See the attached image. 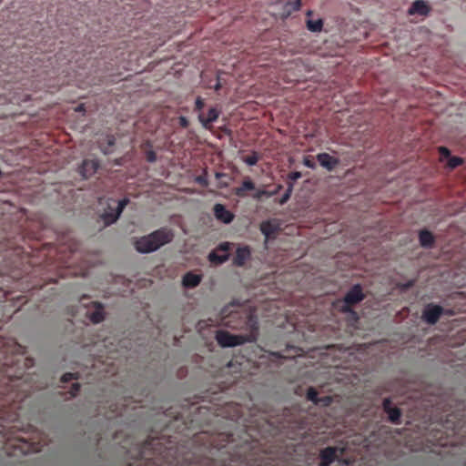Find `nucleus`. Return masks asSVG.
Listing matches in <instances>:
<instances>
[{"mask_svg":"<svg viewBox=\"0 0 466 466\" xmlns=\"http://www.w3.org/2000/svg\"><path fill=\"white\" fill-rule=\"evenodd\" d=\"M76 111H82V110H83V105L77 106L76 107Z\"/></svg>","mask_w":466,"mask_h":466,"instance_id":"nucleus-38","label":"nucleus"},{"mask_svg":"<svg viewBox=\"0 0 466 466\" xmlns=\"http://www.w3.org/2000/svg\"><path fill=\"white\" fill-rule=\"evenodd\" d=\"M174 235L166 228L157 229L151 234L136 240V250L142 253H151L171 241Z\"/></svg>","mask_w":466,"mask_h":466,"instance_id":"nucleus-1","label":"nucleus"},{"mask_svg":"<svg viewBox=\"0 0 466 466\" xmlns=\"http://www.w3.org/2000/svg\"><path fill=\"white\" fill-rule=\"evenodd\" d=\"M179 122H180L181 126L186 127L187 125V120L185 116H180Z\"/></svg>","mask_w":466,"mask_h":466,"instance_id":"nucleus-36","label":"nucleus"},{"mask_svg":"<svg viewBox=\"0 0 466 466\" xmlns=\"http://www.w3.org/2000/svg\"><path fill=\"white\" fill-rule=\"evenodd\" d=\"M442 308L439 305H430L424 309L422 318L425 322L433 325L440 319Z\"/></svg>","mask_w":466,"mask_h":466,"instance_id":"nucleus-5","label":"nucleus"},{"mask_svg":"<svg viewBox=\"0 0 466 466\" xmlns=\"http://www.w3.org/2000/svg\"><path fill=\"white\" fill-rule=\"evenodd\" d=\"M255 186L254 183L250 180H246L243 182L242 187H238L236 189V195L240 197L243 196L244 191L254 189Z\"/></svg>","mask_w":466,"mask_h":466,"instance_id":"nucleus-20","label":"nucleus"},{"mask_svg":"<svg viewBox=\"0 0 466 466\" xmlns=\"http://www.w3.org/2000/svg\"><path fill=\"white\" fill-rule=\"evenodd\" d=\"M383 406H384V409L386 410H389L390 408V400L389 399H385L384 401H383Z\"/></svg>","mask_w":466,"mask_h":466,"instance_id":"nucleus-35","label":"nucleus"},{"mask_svg":"<svg viewBox=\"0 0 466 466\" xmlns=\"http://www.w3.org/2000/svg\"><path fill=\"white\" fill-rule=\"evenodd\" d=\"M336 452L335 448L328 447L322 452H320V459H322V462L319 463L320 466H329L334 457V453Z\"/></svg>","mask_w":466,"mask_h":466,"instance_id":"nucleus-13","label":"nucleus"},{"mask_svg":"<svg viewBox=\"0 0 466 466\" xmlns=\"http://www.w3.org/2000/svg\"><path fill=\"white\" fill-rule=\"evenodd\" d=\"M301 173L300 172H292L291 174L289 175V177L290 180L294 181L298 178H300L301 177Z\"/></svg>","mask_w":466,"mask_h":466,"instance_id":"nucleus-32","label":"nucleus"},{"mask_svg":"<svg viewBox=\"0 0 466 466\" xmlns=\"http://www.w3.org/2000/svg\"><path fill=\"white\" fill-rule=\"evenodd\" d=\"M213 210L215 218L225 224H228L234 219L233 213L225 208L222 204H215Z\"/></svg>","mask_w":466,"mask_h":466,"instance_id":"nucleus-6","label":"nucleus"},{"mask_svg":"<svg viewBox=\"0 0 466 466\" xmlns=\"http://www.w3.org/2000/svg\"><path fill=\"white\" fill-rule=\"evenodd\" d=\"M306 26L309 31H311L313 33L320 32V30L323 28V20L320 18L318 19H307Z\"/></svg>","mask_w":466,"mask_h":466,"instance_id":"nucleus-15","label":"nucleus"},{"mask_svg":"<svg viewBox=\"0 0 466 466\" xmlns=\"http://www.w3.org/2000/svg\"><path fill=\"white\" fill-rule=\"evenodd\" d=\"M218 88H219V84H217V85L215 86V89H218Z\"/></svg>","mask_w":466,"mask_h":466,"instance_id":"nucleus-40","label":"nucleus"},{"mask_svg":"<svg viewBox=\"0 0 466 466\" xmlns=\"http://www.w3.org/2000/svg\"><path fill=\"white\" fill-rule=\"evenodd\" d=\"M215 177L218 179V184H217V187H228L230 177L220 172L215 173Z\"/></svg>","mask_w":466,"mask_h":466,"instance_id":"nucleus-18","label":"nucleus"},{"mask_svg":"<svg viewBox=\"0 0 466 466\" xmlns=\"http://www.w3.org/2000/svg\"><path fill=\"white\" fill-rule=\"evenodd\" d=\"M228 253H224L223 255H218L216 251H211L208 255V259L212 263L222 264L228 259Z\"/></svg>","mask_w":466,"mask_h":466,"instance_id":"nucleus-17","label":"nucleus"},{"mask_svg":"<svg viewBox=\"0 0 466 466\" xmlns=\"http://www.w3.org/2000/svg\"><path fill=\"white\" fill-rule=\"evenodd\" d=\"M215 338L220 347L224 348L238 347L256 340L255 335H231L224 330L217 331Z\"/></svg>","mask_w":466,"mask_h":466,"instance_id":"nucleus-2","label":"nucleus"},{"mask_svg":"<svg viewBox=\"0 0 466 466\" xmlns=\"http://www.w3.org/2000/svg\"><path fill=\"white\" fill-rule=\"evenodd\" d=\"M195 180H197V182L198 184L202 185L203 187L208 186V182L207 181V179L204 176H198V177L195 178Z\"/></svg>","mask_w":466,"mask_h":466,"instance_id":"nucleus-29","label":"nucleus"},{"mask_svg":"<svg viewBox=\"0 0 466 466\" xmlns=\"http://www.w3.org/2000/svg\"><path fill=\"white\" fill-rule=\"evenodd\" d=\"M317 391L315 389L313 388H309L307 390V399L313 401L314 403H317L318 402V399H317Z\"/></svg>","mask_w":466,"mask_h":466,"instance_id":"nucleus-25","label":"nucleus"},{"mask_svg":"<svg viewBox=\"0 0 466 466\" xmlns=\"http://www.w3.org/2000/svg\"><path fill=\"white\" fill-rule=\"evenodd\" d=\"M195 104H197L198 109H201L204 105L203 100L200 98H198L197 101H195Z\"/></svg>","mask_w":466,"mask_h":466,"instance_id":"nucleus-34","label":"nucleus"},{"mask_svg":"<svg viewBox=\"0 0 466 466\" xmlns=\"http://www.w3.org/2000/svg\"><path fill=\"white\" fill-rule=\"evenodd\" d=\"M440 153L441 156H443L445 157H449L451 156V151L447 147H440Z\"/></svg>","mask_w":466,"mask_h":466,"instance_id":"nucleus-31","label":"nucleus"},{"mask_svg":"<svg viewBox=\"0 0 466 466\" xmlns=\"http://www.w3.org/2000/svg\"><path fill=\"white\" fill-rule=\"evenodd\" d=\"M230 244L228 242H222L219 244V246L217 247V250H222L225 253H228L229 250Z\"/></svg>","mask_w":466,"mask_h":466,"instance_id":"nucleus-28","label":"nucleus"},{"mask_svg":"<svg viewBox=\"0 0 466 466\" xmlns=\"http://www.w3.org/2000/svg\"><path fill=\"white\" fill-rule=\"evenodd\" d=\"M258 160V155L253 154L251 156L247 157L245 158L244 162L246 163V165L254 166V165H257Z\"/></svg>","mask_w":466,"mask_h":466,"instance_id":"nucleus-26","label":"nucleus"},{"mask_svg":"<svg viewBox=\"0 0 466 466\" xmlns=\"http://www.w3.org/2000/svg\"><path fill=\"white\" fill-rule=\"evenodd\" d=\"M250 251L248 247H239L236 250V257L234 264L238 267H241L245 264L246 260L249 258Z\"/></svg>","mask_w":466,"mask_h":466,"instance_id":"nucleus-12","label":"nucleus"},{"mask_svg":"<svg viewBox=\"0 0 466 466\" xmlns=\"http://www.w3.org/2000/svg\"><path fill=\"white\" fill-rule=\"evenodd\" d=\"M430 13V7L427 3L423 0H416L413 2L412 5H410L409 9L410 15H428Z\"/></svg>","mask_w":466,"mask_h":466,"instance_id":"nucleus-9","label":"nucleus"},{"mask_svg":"<svg viewBox=\"0 0 466 466\" xmlns=\"http://www.w3.org/2000/svg\"><path fill=\"white\" fill-rule=\"evenodd\" d=\"M462 162H463V160L461 157H450V159H448L447 166H448V167L452 169V168H455L457 166L461 165Z\"/></svg>","mask_w":466,"mask_h":466,"instance_id":"nucleus-21","label":"nucleus"},{"mask_svg":"<svg viewBox=\"0 0 466 466\" xmlns=\"http://www.w3.org/2000/svg\"><path fill=\"white\" fill-rule=\"evenodd\" d=\"M259 228L263 236L268 238L279 228V220L274 218L264 220L261 222Z\"/></svg>","mask_w":466,"mask_h":466,"instance_id":"nucleus-7","label":"nucleus"},{"mask_svg":"<svg viewBox=\"0 0 466 466\" xmlns=\"http://www.w3.org/2000/svg\"><path fill=\"white\" fill-rule=\"evenodd\" d=\"M147 160L150 161V162H154L155 161V155L152 153L149 155V157H147Z\"/></svg>","mask_w":466,"mask_h":466,"instance_id":"nucleus-37","label":"nucleus"},{"mask_svg":"<svg viewBox=\"0 0 466 466\" xmlns=\"http://www.w3.org/2000/svg\"><path fill=\"white\" fill-rule=\"evenodd\" d=\"M292 190H293V184H290L288 187V189H286V192L284 193V195L281 197L280 200H279V203L282 205L284 204L285 202H287L290 196H291V193H292Z\"/></svg>","mask_w":466,"mask_h":466,"instance_id":"nucleus-23","label":"nucleus"},{"mask_svg":"<svg viewBox=\"0 0 466 466\" xmlns=\"http://www.w3.org/2000/svg\"><path fill=\"white\" fill-rule=\"evenodd\" d=\"M388 415L389 420L396 421L399 420L400 413V410H397V408H393L392 410H388Z\"/></svg>","mask_w":466,"mask_h":466,"instance_id":"nucleus-24","label":"nucleus"},{"mask_svg":"<svg viewBox=\"0 0 466 466\" xmlns=\"http://www.w3.org/2000/svg\"><path fill=\"white\" fill-rule=\"evenodd\" d=\"M98 163L96 160H85L80 167V173L84 177L94 175L97 170Z\"/></svg>","mask_w":466,"mask_h":466,"instance_id":"nucleus-11","label":"nucleus"},{"mask_svg":"<svg viewBox=\"0 0 466 466\" xmlns=\"http://www.w3.org/2000/svg\"><path fill=\"white\" fill-rule=\"evenodd\" d=\"M363 299V294L361 291V289L360 285H355L352 289H350L348 293L346 294V297H344V301L346 303H359Z\"/></svg>","mask_w":466,"mask_h":466,"instance_id":"nucleus-10","label":"nucleus"},{"mask_svg":"<svg viewBox=\"0 0 466 466\" xmlns=\"http://www.w3.org/2000/svg\"><path fill=\"white\" fill-rule=\"evenodd\" d=\"M274 195V192H269V191H267V190H258L254 196V198L259 199L263 197H266V198H271L272 196Z\"/></svg>","mask_w":466,"mask_h":466,"instance_id":"nucleus-27","label":"nucleus"},{"mask_svg":"<svg viewBox=\"0 0 466 466\" xmlns=\"http://www.w3.org/2000/svg\"><path fill=\"white\" fill-rule=\"evenodd\" d=\"M420 245L424 248L431 247L433 242V237L431 233L428 230H421L420 233Z\"/></svg>","mask_w":466,"mask_h":466,"instance_id":"nucleus-16","label":"nucleus"},{"mask_svg":"<svg viewBox=\"0 0 466 466\" xmlns=\"http://www.w3.org/2000/svg\"><path fill=\"white\" fill-rule=\"evenodd\" d=\"M303 165L306 166L307 167H309V168H315L316 167V164L312 160H309L308 157H304Z\"/></svg>","mask_w":466,"mask_h":466,"instance_id":"nucleus-30","label":"nucleus"},{"mask_svg":"<svg viewBox=\"0 0 466 466\" xmlns=\"http://www.w3.org/2000/svg\"><path fill=\"white\" fill-rule=\"evenodd\" d=\"M89 319L92 323L98 324L103 320V314L97 310V311L90 314Z\"/></svg>","mask_w":466,"mask_h":466,"instance_id":"nucleus-22","label":"nucleus"},{"mask_svg":"<svg viewBox=\"0 0 466 466\" xmlns=\"http://www.w3.org/2000/svg\"><path fill=\"white\" fill-rule=\"evenodd\" d=\"M317 159L319 164L329 171L338 165V159L326 153L317 155Z\"/></svg>","mask_w":466,"mask_h":466,"instance_id":"nucleus-8","label":"nucleus"},{"mask_svg":"<svg viewBox=\"0 0 466 466\" xmlns=\"http://www.w3.org/2000/svg\"><path fill=\"white\" fill-rule=\"evenodd\" d=\"M72 378H73V374L72 373H66V374L63 375L62 380L63 381H68V380H72Z\"/></svg>","mask_w":466,"mask_h":466,"instance_id":"nucleus-33","label":"nucleus"},{"mask_svg":"<svg viewBox=\"0 0 466 466\" xmlns=\"http://www.w3.org/2000/svg\"><path fill=\"white\" fill-rule=\"evenodd\" d=\"M199 118H200V122L202 123L203 127H207V125L214 122L218 118V112L216 111V109L211 108L208 111V117L203 118L200 116Z\"/></svg>","mask_w":466,"mask_h":466,"instance_id":"nucleus-19","label":"nucleus"},{"mask_svg":"<svg viewBox=\"0 0 466 466\" xmlns=\"http://www.w3.org/2000/svg\"><path fill=\"white\" fill-rule=\"evenodd\" d=\"M200 283V276L193 273H187L182 279V284L187 288H194Z\"/></svg>","mask_w":466,"mask_h":466,"instance_id":"nucleus-14","label":"nucleus"},{"mask_svg":"<svg viewBox=\"0 0 466 466\" xmlns=\"http://www.w3.org/2000/svg\"><path fill=\"white\" fill-rule=\"evenodd\" d=\"M128 198H122L118 202L116 200L109 198L106 201L107 209L104 211L101 215V218L105 220L106 225H110L117 220L120 217L123 209L128 204Z\"/></svg>","mask_w":466,"mask_h":466,"instance_id":"nucleus-3","label":"nucleus"},{"mask_svg":"<svg viewBox=\"0 0 466 466\" xmlns=\"http://www.w3.org/2000/svg\"><path fill=\"white\" fill-rule=\"evenodd\" d=\"M312 14H313V12H312V11L308 10V11H307V13H306V15H307L308 17H309V16H311V15H312Z\"/></svg>","mask_w":466,"mask_h":466,"instance_id":"nucleus-39","label":"nucleus"},{"mask_svg":"<svg viewBox=\"0 0 466 466\" xmlns=\"http://www.w3.org/2000/svg\"><path fill=\"white\" fill-rule=\"evenodd\" d=\"M301 6V0H278L272 5L274 15L289 17Z\"/></svg>","mask_w":466,"mask_h":466,"instance_id":"nucleus-4","label":"nucleus"},{"mask_svg":"<svg viewBox=\"0 0 466 466\" xmlns=\"http://www.w3.org/2000/svg\"><path fill=\"white\" fill-rule=\"evenodd\" d=\"M112 144H113L112 140L108 139V145H112Z\"/></svg>","mask_w":466,"mask_h":466,"instance_id":"nucleus-41","label":"nucleus"}]
</instances>
